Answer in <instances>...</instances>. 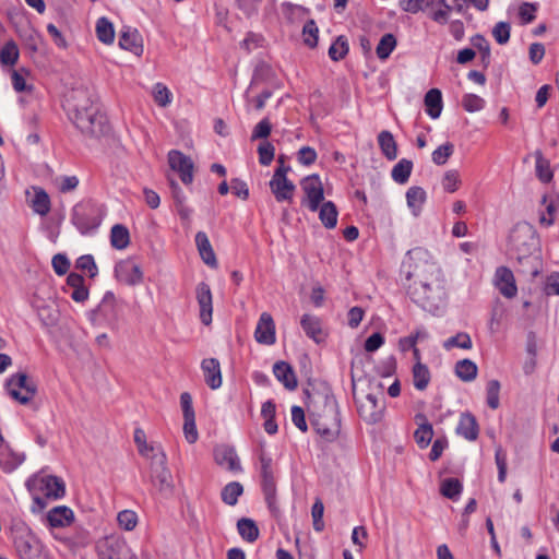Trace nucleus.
<instances>
[{
    "instance_id": "nucleus-1",
    "label": "nucleus",
    "mask_w": 559,
    "mask_h": 559,
    "mask_svg": "<svg viewBox=\"0 0 559 559\" xmlns=\"http://www.w3.org/2000/svg\"><path fill=\"white\" fill-rule=\"evenodd\" d=\"M406 271L407 294L414 302L429 312H436L444 306L447 282L440 266L423 248L407 252L404 262Z\"/></svg>"
},
{
    "instance_id": "nucleus-2",
    "label": "nucleus",
    "mask_w": 559,
    "mask_h": 559,
    "mask_svg": "<svg viewBox=\"0 0 559 559\" xmlns=\"http://www.w3.org/2000/svg\"><path fill=\"white\" fill-rule=\"evenodd\" d=\"M64 109L72 123L88 139H99L109 131L94 93L87 87L72 88L66 96Z\"/></svg>"
},
{
    "instance_id": "nucleus-3",
    "label": "nucleus",
    "mask_w": 559,
    "mask_h": 559,
    "mask_svg": "<svg viewBox=\"0 0 559 559\" xmlns=\"http://www.w3.org/2000/svg\"><path fill=\"white\" fill-rule=\"evenodd\" d=\"M314 430L326 441H333L340 433L338 405L332 394H318L311 400Z\"/></svg>"
},
{
    "instance_id": "nucleus-4",
    "label": "nucleus",
    "mask_w": 559,
    "mask_h": 559,
    "mask_svg": "<svg viewBox=\"0 0 559 559\" xmlns=\"http://www.w3.org/2000/svg\"><path fill=\"white\" fill-rule=\"evenodd\" d=\"M102 218V209L90 201L79 203L72 210V223L83 235L95 230L100 225Z\"/></svg>"
},
{
    "instance_id": "nucleus-5",
    "label": "nucleus",
    "mask_w": 559,
    "mask_h": 559,
    "mask_svg": "<svg viewBox=\"0 0 559 559\" xmlns=\"http://www.w3.org/2000/svg\"><path fill=\"white\" fill-rule=\"evenodd\" d=\"M155 461L151 462V480L158 491L169 496L173 493L175 485L171 472L167 467V456L163 449H157Z\"/></svg>"
},
{
    "instance_id": "nucleus-6",
    "label": "nucleus",
    "mask_w": 559,
    "mask_h": 559,
    "mask_svg": "<svg viewBox=\"0 0 559 559\" xmlns=\"http://www.w3.org/2000/svg\"><path fill=\"white\" fill-rule=\"evenodd\" d=\"M5 389L13 400L23 405L29 403L37 392L35 382L24 372L12 374L5 382Z\"/></svg>"
},
{
    "instance_id": "nucleus-7",
    "label": "nucleus",
    "mask_w": 559,
    "mask_h": 559,
    "mask_svg": "<svg viewBox=\"0 0 559 559\" xmlns=\"http://www.w3.org/2000/svg\"><path fill=\"white\" fill-rule=\"evenodd\" d=\"M94 325L106 323L111 326L118 321V306L112 292H106L100 304L91 313Z\"/></svg>"
},
{
    "instance_id": "nucleus-8",
    "label": "nucleus",
    "mask_w": 559,
    "mask_h": 559,
    "mask_svg": "<svg viewBox=\"0 0 559 559\" xmlns=\"http://www.w3.org/2000/svg\"><path fill=\"white\" fill-rule=\"evenodd\" d=\"M300 187L306 195L302 203H306L311 212H317L324 200V189L319 175L313 174L304 178Z\"/></svg>"
},
{
    "instance_id": "nucleus-9",
    "label": "nucleus",
    "mask_w": 559,
    "mask_h": 559,
    "mask_svg": "<svg viewBox=\"0 0 559 559\" xmlns=\"http://www.w3.org/2000/svg\"><path fill=\"white\" fill-rule=\"evenodd\" d=\"M26 486L29 490L38 487L47 498L59 499L66 492L64 483L56 476H34L26 481Z\"/></svg>"
},
{
    "instance_id": "nucleus-10",
    "label": "nucleus",
    "mask_w": 559,
    "mask_h": 559,
    "mask_svg": "<svg viewBox=\"0 0 559 559\" xmlns=\"http://www.w3.org/2000/svg\"><path fill=\"white\" fill-rule=\"evenodd\" d=\"M14 547L20 559H41V545L31 533L16 535Z\"/></svg>"
},
{
    "instance_id": "nucleus-11",
    "label": "nucleus",
    "mask_w": 559,
    "mask_h": 559,
    "mask_svg": "<svg viewBox=\"0 0 559 559\" xmlns=\"http://www.w3.org/2000/svg\"><path fill=\"white\" fill-rule=\"evenodd\" d=\"M270 189L277 202H292L296 187L293 181L285 177L284 169H275L270 180Z\"/></svg>"
},
{
    "instance_id": "nucleus-12",
    "label": "nucleus",
    "mask_w": 559,
    "mask_h": 559,
    "mask_svg": "<svg viewBox=\"0 0 559 559\" xmlns=\"http://www.w3.org/2000/svg\"><path fill=\"white\" fill-rule=\"evenodd\" d=\"M169 167L178 173L185 185H190L193 180V162L182 152L173 150L168 153Z\"/></svg>"
},
{
    "instance_id": "nucleus-13",
    "label": "nucleus",
    "mask_w": 559,
    "mask_h": 559,
    "mask_svg": "<svg viewBox=\"0 0 559 559\" xmlns=\"http://www.w3.org/2000/svg\"><path fill=\"white\" fill-rule=\"evenodd\" d=\"M116 278L129 286L140 284L143 280V273L140 265L132 260H123L115 266Z\"/></svg>"
},
{
    "instance_id": "nucleus-14",
    "label": "nucleus",
    "mask_w": 559,
    "mask_h": 559,
    "mask_svg": "<svg viewBox=\"0 0 559 559\" xmlns=\"http://www.w3.org/2000/svg\"><path fill=\"white\" fill-rule=\"evenodd\" d=\"M254 338L259 344L263 345H273L275 343V323L269 312L261 313L254 331Z\"/></svg>"
},
{
    "instance_id": "nucleus-15",
    "label": "nucleus",
    "mask_w": 559,
    "mask_h": 559,
    "mask_svg": "<svg viewBox=\"0 0 559 559\" xmlns=\"http://www.w3.org/2000/svg\"><path fill=\"white\" fill-rule=\"evenodd\" d=\"M383 408V405L379 404L377 396L373 394H367L358 404L360 417L369 424L378 423L381 419Z\"/></svg>"
},
{
    "instance_id": "nucleus-16",
    "label": "nucleus",
    "mask_w": 559,
    "mask_h": 559,
    "mask_svg": "<svg viewBox=\"0 0 559 559\" xmlns=\"http://www.w3.org/2000/svg\"><path fill=\"white\" fill-rule=\"evenodd\" d=\"M214 460L217 465L230 472L241 471L238 455L234 448L228 445H218L214 449Z\"/></svg>"
},
{
    "instance_id": "nucleus-17",
    "label": "nucleus",
    "mask_w": 559,
    "mask_h": 559,
    "mask_svg": "<svg viewBox=\"0 0 559 559\" xmlns=\"http://www.w3.org/2000/svg\"><path fill=\"white\" fill-rule=\"evenodd\" d=\"M495 284L500 294L506 298H513L518 293L514 275L512 271L506 266L497 269L495 274Z\"/></svg>"
},
{
    "instance_id": "nucleus-18",
    "label": "nucleus",
    "mask_w": 559,
    "mask_h": 559,
    "mask_svg": "<svg viewBox=\"0 0 559 559\" xmlns=\"http://www.w3.org/2000/svg\"><path fill=\"white\" fill-rule=\"evenodd\" d=\"M197 300L200 306V319L205 325L212 321L213 304L211 288L206 283L197 286Z\"/></svg>"
},
{
    "instance_id": "nucleus-19",
    "label": "nucleus",
    "mask_w": 559,
    "mask_h": 559,
    "mask_svg": "<svg viewBox=\"0 0 559 559\" xmlns=\"http://www.w3.org/2000/svg\"><path fill=\"white\" fill-rule=\"evenodd\" d=\"M119 46L135 56H141L143 53L142 36L134 28L127 27L121 32L119 36Z\"/></svg>"
},
{
    "instance_id": "nucleus-20",
    "label": "nucleus",
    "mask_w": 559,
    "mask_h": 559,
    "mask_svg": "<svg viewBox=\"0 0 559 559\" xmlns=\"http://www.w3.org/2000/svg\"><path fill=\"white\" fill-rule=\"evenodd\" d=\"M205 383L216 390L222 385V372L219 361L215 358H205L201 364Z\"/></svg>"
},
{
    "instance_id": "nucleus-21",
    "label": "nucleus",
    "mask_w": 559,
    "mask_h": 559,
    "mask_svg": "<svg viewBox=\"0 0 559 559\" xmlns=\"http://www.w3.org/2000/svg\"><path fill=\"white\" fill-rule=\"evenodd\" d=\"M195 245L202 261L211 266H217L216 255L209 240L207 235L204 231H198L195 235Z\"/></svg>"
},
{
    "instance_id": "nucleus-22",
    "label": "nucleus",
    "mask_w": 559,
    "mask_h": 559,
    "mask_svg": "<svg viewBox=\"0 0 559 559\" xmlns=\"http://www.w3.org/2000/svg\"><path fill=\"white\" fill-rule=\"evenodd\" d=\"M478 424L471 413H463L456 427V433L466 440L474 441L478 437Z\"/></svg>"
},
{
    "instance_id": "nucleus-23",
    "label": "nucleus",
    "mask_w": 559,
    "mask_h": 559,
    "mask_svg": "<svg viewBox=\"0 0 559 559\" xmlns=\"http://www.w3.org/2000/svg\"><path fill=\"white\" fill-rule=\"evenodd\" d=\"M274 376L288 390L297 388V379L290 365L285 361H277L273 367Z\"/></svg>"
},
{
    "instance_id": "nucleus-24",
    "label": "nucleus",
    "mask_w": 559,
    "mask_h": 559,
    "mask_svg": "<svg viewBox=\"0 0 559 559\" xmlns=\"http://www.w3.org/2000/svg\"><path fill=\"white\" fill-rule=\"evenodd\" d=\"M33 197L29 200V205L33 211L40 215L46 216L50 212V198L48 193L40 187H33Z\"/></svg>"
},
{
    "instance_id": "nucleus-25",
    "label": "nucleus",
    "mask_w": 559,
    "mask_h": 559,
    "mask_svg": "<svg viewBox=\"0 0 559 559\" xmlns=\"http://www.w3.org/2000/svg\"><path fill=\"white\" fill-rule=\"evenodd\" d=\"M416 419L420 420L418 428L414 432V439L420 449H425L429 445L433 437V429L431 424L427 421V418L423 414L416 415Z\"/></svg>"
},
{
    "instance_id": "nucleus-26",
    "label": "nucleus",
    "mask_w": 559,
    "mask_h": 559,
    "mask_svg": "<svg viewBox=\"0 0 559 559\" xmlns=\"http://www.w3.org/2000/svg\"><path fill=\"white\" fill-rule=\"evenodd\" d=\"M134 443L136 444L139 453L151 462L155 461L157 449H162L159 445L147 443L146 435L141 428L134 430Z\"/></svg>"
},
{
    "instance_id": "nucleus-27",
    "label": "nucleus",
    "mask_w": 559,
    "mask_h": 559,
    "mask_svg": "<svg viewBox=\"0 0 559 559\" xmlns=\"http://www.w3.org/2000/svg\"><path fill=\"white\" fill-rule=\"evenodd\" d=\"M47 520L52 527H63L73 521V512L68 507H56L48 512Z\"/></svg>"
},
{
    "instance_id": "nucleus-28",
    "label": "nucleus",
    "mask_w": 559,
    "mask_h": 559,
    "mask_svg": "<svg viewBox=\"0 0 559 559\" xmlns=\"http://www.w3.org/2000/svg\"><path fill=\"white\" fill-rule=\"evenodd\" d=\"M425 106L427 114L432 118L437 119L440 117L442 111V95L438 88H431L425 95Z\"/></svg>"
},
{
    "instance_id": "nucleus-29",
    "label": "nucleus",
    "mask_w": 559,
    "mask_h": 559,
    "mask_svg": "<svg viewBox=\"0 0 559 559\" xmlns=\"http://www.w3.org/2000/svg\"><path fill=\"white\" fill-rule=\"evenodd\" d=\"M406 201L414 216H418L426 201L425 190L417 186L411 187L406 192Z\"/></svg>"
},
{
    "instance_id": "nucleus-30",
    "label": "nucleus",
    "mask_w": 559,
    "mask_h": 559,
    "mask_svg": "<svg viewBox=\"0 0 559 559\" xmlns=\"http://www.w3.org/2000/svg\"><path fill=\"white\" fill-rule=\"evenodd\" d=\"M305 333L312 338L316 343L323 340L320 321L317 317L305 314L300 322Z\"/></svg>"
},
{
    "instance_id": "nucleus-31",
    "label": "nucleus",
    "mask_w": 559,
    "mask_h": 559,
    "mask_svg": "<svg viewBox=\"0 0 559 559\" xmlns=\"http://www.w3.org/2000/svg\"><path fill=\"white\" fill-rule=\"evenodd\" d=\"M378 143L382 154L393 160L397 156V145L390 131H381L378 135Z\"/></svg>"
},
{
    "instance_id": "nucleus-32",
    "label": "nucleus",
    "mask_w": 559,
    "mask_h": 559,
    "mask_svg": "<svg viewBox=\"0 0 559 559\" xmlns=\"http://www.w3.org/2000/svg\"><path fill=\"white\" fill-rule=\"evenodd\" d=\"M110 243L115 249H126L130 243V234L126 226L116 224L110 230Z\"/></svg>"
},
{
    "instance_id": "nucleus-33",
    "label": "nucleus",
    "mask_w": 559,
    "mask_h": 559,
    "mask_svg": "<svg viewBox=\"0 0 559 559\" xmlns=\"http://www.w3.org/2000/svg\"><path fill=\"white\" fill-rule=\"evenodd\" d=\"M337 215V209L332 201L322 202V205L319 206V218L329 229L336 226Z\"/></svg>"
},
{
    "instance_id": "nucleus-34",
    "label": "nucleus",
    "mask_w": 559,
    "mask_h": 559,
    "mask_svg": "<svg viewBox=\"0 0 559 559\" xmlns=\"http://www.w3.org/2000/svg\"><path fill=\"white\" fill-rule=\"evenodd\" d=\"M237 530L239 535L249 543L255 542L260 533L255 522L248 518H241L238 520Z\"/></svg>"
},
{
    "instance_id": "nucleus-35",
    "label": "nucleus",
    "mask_w": 559,
    "mask_h": 559,
    "mask_svg": "<svg viewBox=\"0 0 559 559\" xmlns=\"http://www.w3.org/2000/svg\"><path fill=\"white\" fill-rule=\"evenodd\" d=\"M261 477H262V489L263 491H267L269 495L272 493L273 488H276L275 480L272 473V460L271 457L261 454Z\"/></svg>"
},
{
    "instance_id": "nucleus-36",
    "label": "nucleus",
    "mask_w": 559,
    "mask_h": 559,
    "mask_svg": "<svg viewBox=\"0 0 559 559\" xmlns=\"http://www.w3.org/2000/svg\"><path fill=\"white\" fill-rule=\"evenodd\" d=\"M23 457L19 454L13 453L8 447H3L0 450V467L5 473L14 471L21 463Z\"/></svg>"
},
{
    "instance_id": "nucleus-37",
    "label": "nucleus",
    "mask_w": 559,
    "mask_h": 559,
    "mask_svg": "<svg viewBox=\"0 0 559 559\" xmlns=\"http://www.w3.org/2000/svg\"><path fill=\"white\" fill-rule=\"evenodd\" d=\"M478 368L471 359H462L455 365L456 376L465 382L473 381L477 377Z\"/></svg>"
},
{
    "instance_id": "nucleus-38",
    "label": "nucleus",
    "mask_w": 559,
    "mask_h": 559,
    "mask_svg": "<svg viewBox=\"0 0 559 559\" xmlns=\"http://www.w3.org/2000/svg\"><path fill=\"white\" fill-rule=\"evenodd\" d=\"M413 163L408 159H401L392 169V179L397 183H406L412 174Z\"/></svg>"
},
{
    "instance_id": "nucleus-39",
    "label": "nucleus",
    "mask_w": 559,
    "mask_h": 559,
    "mask_svg": "<svg viewBox=\"0 0 559 559\" xmlns=\"http://www.w3.org/2000/svg\"><path fill=\"white\" fill-rule=\"evenodd\" d=\"M414 386L417 390H425L430 381V371L428 367L420 361L416 362L413 368Z\"/></svg>"
},
{
    "instance_id": "nucleus-40",
    "label": "nucleus",
    "mask_w": 559,
    "mask_h": 559,
    "mask_svg": "<svg viewBox=\"0 0 559 559\" xmlns=\"http://www.w3.org/2000/svg\"><path fill=\"white\" fill-rule=\"evenodd\" d=\"M97 38L104 44H111L115 39V31L111 22L106 17L98 19L96 23Z\"/></svg>"
},
{
    "instance_id": "nucleus-41",
    "label": "nucleus",
    "mask_w": 559,
    "mask_h": 559,
    "mask_svg": "<svg viewBox=\"0 0 559 559\" xmlns=\"http://www.w3.org/2000/svg\"><path fill=\"white\" fill-rule=\"evenodd\" d=\"M19 48L13 40H9L0 50V63L2 66H14L19 60Z\"/></svg>"
},
{
    "instance_id": "nucleus-42",
    "label": "nucleus",
    "mask_w": 559,
    "mask_h": 559,
    "mask_svg": "<svg viewBox=\"0 0 559 559\" xmlns=\"http://www.w3.org/2000/svg\"><path fill=\"white\" fill-rule=\"evenodd\" d=\"M242 492V485L238 481H231L223 488L222 500L228 506H235Z\"/></svg>"
},
{
    "instance_id": "nucleus-43",
    "label": "nucleus",
    "mask_w": 559,
    "mask_h": 559,
    "mask_svg": "<svg viewBox=\"0 0 559 559\" xmlns=\"http://www.w3.org/2000/svg\"><path fill=\"white\" fill-rule=\"evenodd\" d=\"M396 46V38L393 34H385L381 37L377 48L376 52L379 59L385 60L389 58L391 52L394 50Z\"/></svg>"
},
{
    "instance_id": "nucleus-44",
    "label": "nucleus",
    "mask_w": 559,
    "mask_h": 559,
    "mask_svg": "<svg viewBox=\"0 0 559 559\" xmlns=\"http://www.w3.org/2000/svg\"><path fill=\"white\" fill-rule=\"evenodd\" d=\"M473 346L471 336L465 332H459L456 335L448 338L443 343V348L450 350L454 347L471 349Z\"/></svg>"
},
{
    "instance_id": "nucleus-45",
    "label": "nucleus",
    "mask_w": 559,
    "mask_h": 559,
    "mask_svg": "<svg viewBox=\"0 0 559 559\" xmlns=\"http://www.w3.org/2000/svg\"><path fill=\"white\" fill-rule=\"evenodd\" d=\"M463 486L456 478H447L441 484V493L452 500H456L461 495Z\"/></svg>"
},
{
    "instance_id": "nucleus-46",
    "label": "nucleus",
    "mask_w": 559,
    "mask_h": 559,
    "mask_svg": "<svg viewBox=\"0 0 559 559\" xmlns=\"http://www.w3.org/2000/svg\"><path fill=\"white\" fill-rule=\"evenodd\" d=\"M536 157V175L543 182H548L552 178L549 162L543 156L540 151L535 152Z\"/></svg>"
},
{
    "instance_id": "nucleus-47",
    "label": "nucleus",
    "mask_w": 559,
    "mask_h": 559,
    "mask_svg": "<svg viewBox=\"0 0 559 559\" xmlns=\"http://www.w3.org/2000/svg\"><path fill=\"white\" fill-rule=\"evenodd\" d=\"M348 52V43L344 36H338L336 40L329 48V57L333 61H340Z\"/></svg>"
},
{
    "instance_id": "nucleus-48",
    "label": "nucleus",
    "mask_w": 559,
    "mask_h": 559,
    "mask_svg": "<svg viewBox=\"0 0 559 559\" xmlns=\"http://www.w3.org/2000/svg\"><path fill=\"white\" fill-rule=\"evenodd\" d=\"M319 28L313 20H309L302 27L304 43L310 48H314L318 44Z\"/></svg>"
},
{
    "instance_id": "nucleus-49",
    "label": "nucleus",
    "mask_w": 559,
    "mask_h": 559,
    "mask_svg": "<svg viewBox=\"0 0 559 559\" xmlns=\"http://www.w3.org/2000/svg\"><path fill=\"white\" fill-rule=\"evenodd\" d=\"M471 41L472 45L478 49L481 57V62L485 66H488L490 62V46L488 40L483 35L477 34L472 37Z\"/></svg>"
},
{
    "instance_id": "nucleus-50",
    "label": "nucleus",
    "mask_w": 559,
    "mask_h": 559,
    "mask_svg": "<svg viewBox=\"0 0 559 559\" xmlns=\"http://www.w3.org/2000/svg\"><path fill=\"white\" fill-rule=\"evenodd\" d=\"M499 393H500V382L495 379L490 380L487 383L486 394H487V405L491 409H497L500 405Z\"/></svg>"
},
{
    "instance_id": "nucleus-51",
    "label": "nucleus",
    "mask_w": 559,
    "mask_h": 559,
    "mask_svg": "<svg viewBox=\"0 0 559 559\" xmlns=\"http://www.w3.org/2000/svg\"><path fill=\"white\" fill-rule=\"evenodd\" d=\"M155 103L160 107H166L171 103V93L163 83H156L153 90Z\"/></svg>"
},
{
    "instance_id": "nucleus-52",
    "label": "nucleus",
    "mask_w": 559,
    "mask_h": 559,
    "mask_svg": "<svg viewBox=\"0 0 559 559\" xmlns=\"http://www.w3.org/2000/svg\"><path fill=\"white\" fill-rule=\"evenodd\" d=\"M454 146L452 143L447 142L432 152V162L436 165H444L450 156L453 154Z\"/></svg>"
},
{
    "instance_id": "nucleus-53",
    "label": "nucleus",
    "mask_w": 559,
    "mask_h": 559,
    "mask_svg": "<svg viewBox=\"0 0 559 559\" xmlns=\"http://www.w3.org/2000/svg\"><path fill=\"white\" fill-rule=\"evenodd\" d=\"M462 106L468 112L479 111L485 106V100L476 94H465L462 98Z\"/></svg>"
},
{
    "instance_id": "nucleus-54",
    "label": "nucleus",
    "mask_w": 559,
    "mask_h": 559,
    "mask_svg": "<svg viewBox=\"0 0 559 559\" xmlns=\"http://www.w3.org/2000/svg\"><path fill=\"white\" fill-rule=\"evenodd\" d=\"M259 162L263 166H267L274 159L275 148L272 143L263 141L258 146Z\"/></svg>"
},
{
    "instance_id": "nucleus-55",
    "label": "nucleus",
    "mask_w": 559,
    "mask_h": 559,
    "mask_svg": "<svg viewBox=\"0 0 559 559\" xmlns=\"http://www.w3.org/2000/svg\"><path fill=\"white\" fill-rule=\"evenodd\" d=\"M117 521L120 527L132 531L138 523V515L134 511L123 510L118 513Z\"/></svg>"
},
{
    "instance_id": "nucleus-56",
    "label": "nucleus",
    "mask_w": 559,
    "mask_h": 559,
    "mask_svg": "<svg viewBox=\"0 0 559 559\" xmlns=\"http://www.w3.org/2000/svg\"><path fill=\"white\" fill-rule=\"evenodd\" d=\"M323 513L324 506L320 499H317L311 508L313 528L317 532H322L324 530Z\"/></svg>"
},
{
    "instance_id": "nucleus-57",
    "label": "nucleus",
    "mask_w": 559,
    "mask_h": 559,
    "mask_svg": "<svg viewBox=\"0 0 559 559\" xmlns=\"http://www.w3.org/2000/svg\"><path fill=\"white\" fill-rule=\"evenodd\" d=\"M511 26L507 22H498L492 28V36L499 45H504L510 39Z\"/></svg>"
},
{
    "instance_id": "nucleus-58",
    "label": "nucleus",
    "mask_w": 559,
    "mask_h": 559,
    "mask_svg": "<svg viewBox=\"0 0 559 559\" xmlns=\"http://www.w3.org/2000/svg\"><path fill=\"white\" fill-rule=\"evenodd\" d=\"M461 183L460 174L456 169L448 170L442 179V187L448 192H454Z\"/></svg>"
},
{
    "instance_id": "nucleus-59",
    "label": "nucleus",
    "mask_w": 559,
    "mask_h": 559,
    "mask_svg": "<svg viewBox=\"0 0 559 559\" xmlns=\"http://www.w3.org/2000/svg\"><path fill=\"white\" fill-rule=\"evenodd\" d=\"M76 269L86 271L91 278L97 275V265L94 258L91 254L82 255L76 260Z\"/></svg>"
},
{
    "instance_id": "nucleus-60",
    "label": "nucleus",
    "mask_w": 559,
    "mask_h": 559,
    "mask_svg": "<svg viewBox=\"0 0 559 559\" xmlns=\"http://www.w3.org/2000/svg\"><path fill=\"white\" fill-rule=\"evenodd\" d=\"M22 72L28 73L25 69L13 70L11 73L13 88L17 92H31L33 87L26 84L25 78Z\"/></svg>"
},
{
    "instance_id": "nucleus-61",
    "label": "nucleus",
    "mask_w": 559,
    "mask_h": 559,
    "mask_svg": "<svg viewBox=\"0 0 559 559\" xmlns=\"http://www.w3.org/2000/svg\"><path fill=\"white\" fill-rule=\"evenodd\" d=\"M183 419H185V423H183L185 438L190 444H192L198 440V437H199L198 430L195 427V417L194 416L186 417Z\"/></svg>"
},
{
    "instance_id": "nucleus-62",
    "label": "nucleus",
    "mask_w": 559,
    "mask_h": 559,
    "mask_svg": "<svg viewBox=\"0 0 559 559\" xmlns=\"http://www.w3.org/2000/svg\"><path fill=\"white\" fill-rule=\"evenodd\" d=\"M544 293L547 296L557 295L559 296V273H550L545 281Z\"/></svg>"
},
{
    "instance_id": "nucleus-63",
    "label": "nucleus",
    "mask_w": 559,
    "mask_h": 559,
    "mask_svg": "<svg viewBox=\"0 0 559 559\" xmlns=\"http://www.w3.org/2000/svg\"><path fill=\"white\" fill-rule=\"evenodd\" d=\"M272 130V124L269 119H262L253 129L251 140L266 139Z\"/></svg>"
},
{
    "instance_id": "nucleus-64",
    "label": "nucleus",
    "mask_w": 559,
    "mask_h": 559,
    "mask_svg": "<svg viewBox=\"0 0 559 559\" xmlns=\"http://www.w3.org/2000/svg\"><path fill=\"white\" fill-rule=\"evenodd\" d=\"M51 264H52L53 271L58 275L67 274V272L69 271V267H70V261L62 253H58V254L53 255Z\"/></svg>"
}]
</instances>
